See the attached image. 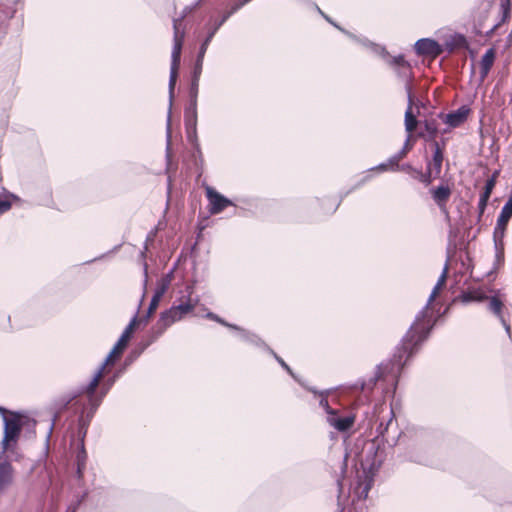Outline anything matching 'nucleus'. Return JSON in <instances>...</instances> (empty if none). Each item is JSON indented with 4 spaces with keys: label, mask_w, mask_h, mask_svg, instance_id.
I'll list each match as a JSON object with an SVG mask.
<instances>
[{
    "label": "nucleus",
    "mask_w": 512,
    "mask_h": 512,
    "mask_svg": "<svg viewBox=\"0 0 512 512\" xmlns=\"http://www.w3.org/2000/svg\"><path fill=\"white\" fill-rule=\"evenodd\" d=\"M447 274L448 264L446 263L436 285L434 286L429 296L426 306L417 315L415 322L407 332L406 336L403 338L401 349L399 350L398 354L394 356V364L398 366V369L403 365V355L407 354L406 359H408L414 353L417 345L427 338L432 328L430 318H427V310L430 303L436 298L439 291L445 285Z\"/></svg>",
    "instance_id": "1"
},
{
    "label": "nucleus",
    "mask_w": 512,
    "mask_h": 512,
    "mask_svg": "<svg viewBox=\"0 0 512 512\" xmlns=\"http://www.w3.org/2000/svg\"><path fill=\"white\" fill-rule=\"evenodd\" d=\"M181 19L173 20V29H174V45L172 49L171 55V69H170V78H169V113L167 119V130L168 136L170 135V114H171V106L173 101V93L176 85V80L178 76V69L180 65V56L182 50V44L184 39V31L180 29Z\"/></svg>",
    "instance_id": "2"
},
{
    "label": "nucleus",
    "mask_w": 512,
    "mask_h": 512,
    "mask_svg": "<svg viewBox=\"0 0 512 512\" xmlns=\"http://www.w3.org/2000/svg\"><path fill=\"white\" fill-rule=\"evenodd\" d=\"M118 356L119 355H117V352H114V348H113L111 350V352L108 354V356L106 357L103 364L100 366V368L97 370V372L93 376L90 383L86 386V388L84 390V392L88 395L89 401L91 402V404L93 406V410L91 411L90 414H88V417H91L93 415L95 409L99 405V402L95 401V399H94V392H95L97 386L99 385L100 380L102 379V377L104 375L105 368L107 365L112 364L114 362L115 358Z\"/></svg>",
    "instance_id": "3"
},
{
    "label": "nucleus",
    "mask_w": 512,
    "mask_h": 512,
    "mask_svg": "<svg viewBox=\"0 0 512 512\" xmlns=\"http://www.w3.org/2000/svg\"><path fill=\"white\" fill-rule=\"evenodd\" d=\"M118 356L119 355H117V352H114V348H113L111 350V352L108 354V356L106 357L103 364L100 366V368L97 370V372L93 376L90 383L86 386V388L84 390V392L88 395L89 401L91 402V404L93 406V410L91 411L90 414H88V417H91L93 415L95 409L99 405V402L95 401V399H94V392H95L97 386L99 385L100 380L102 379V377L104 375L105 368L107 365L112 364L114 362L115 358Z\"/></svg>",
    "instance_id": "4"
},
{
    "label": "nucleus",
    "mask_w": 512,
    "mask_h": 512,
    "mask_svg": "<svg viewBox=\"0 0 512 512\" xmlns=\"http://www.w3.org/2000/svg\"><path fill=\"white\" fill-rule=\"evenodd\" d=\"M21 431L20 417L12 413L11 417H4V436L2 439L3 452L9 450L11 443H16Z\"/></svg>",
    "instance_id": "5"
},
{
    "label": "nucleus",
    "mask_w": 512,
    "mask_h": 512,
    "mask_svg": "<svg viewBox=\"0 0 512 512\" xmlns=\"http://www.w3.org/2000/svg\"><path fill=\"white\" fill-rule=\"evenodd\" d=\"M206 196L209 201V211L211 214H219L226 207L232 205V202L228 198L218 193L212 187H206Z\"/></svg>",
    "instance_id": "6"
},
{
    "label": "nucleus",
    "mask_w": 512,
    "mask_h": 512,
    "mask_svg": "<svg viewBox=\"0 0 512 512\" xmlns=\"http://www.w3.org/2000/svg\"><path fill=\"white\" fill-rule=\"evenodd\" d=\"M469 111L470 110L468 107L461 106L460 108L451 113H440L438 117L441 118L443 122L448 125L449 129L457 128L467 120Z\"/></svg>",
    "instance_id": "7"
},
{
    "label": "nucleus",
    "mask_w": 512,
    "mask_h": 512,
    "mask_svg": "<svg viewBox=\"0 0 512 512\" xmlns=\"http://www.w3.org/2000/svg\"><path fill=\"white\" fill-rule=\"evenodd\" d=\"M415 50L419 55L437 57L442 53V47L435 40L429 38L419 39L415 43Z\"/></svg>",
    "instance_id": "8"
},
{
    "label": "nucleus",
    "mask_w": 512,
    "mask_h": 512,
    "mask_svg": "<svg viewBox=\"0 0 512 512\" xmlns=\"http://www.w3.org/2000/svg\"><path fill=\"white\" fill-rule=\"evenodd\" d=\"M512 217V193L507 202L502 207L500 215L497 219V224L494 230V236H502L504 234L505 228Z\"/></svg>",
    "instance_id": "9"
},
{
    "label": "nucleus",
    "mask_w": 512,
    "mask_h": 512,
    "mask_svg": "<svg viewBox=\"0 0 512 512\" xmlns=\"http://www.w3.org/2000/svg\"><path fill=\"white\" fill-rule=\"evenodd\" d=\"M327 422L336 430L340 432H345L353 426L355 422V417L351 415L339 417L337 415V411H334L332 414L327 416Z\"/></svg>",
    "instance_id": "10"
},
{
    "label": "nucleus",
    "mask_w": 512,
    "mask_h": 512,
    "mask_svg": "<svg viewBox=\"0 0 512 512\" xmlns=\"http://www.w3.org/2000/svg\"><path fill=\"white\" fill-rule=\"evenodd\" d=\"M496 59V50L489 48L479 62L480 79L483 81L489 74Z\"/></svg>",
    "instance_id": "11"
},
{
    "label": "nucleus",
    "mask_w": 512,
    "mask_h": 512,
    "mask_svg": "<svg viewBox=\"0 0 512 512\" xmlns=\"http://www.w3.org/2000/svg\"><path fill=\"white\" fill-rule=\"evenodd\" d=\"M499 172L495 171L492 176L486 181L484 191L480 195V199L478 202V208L480 211V214H482L487 206L488 200L491 196V193L496 185V180L498 177Z\"/></svg>",
    "instance_id": "12"
},
{
    "label": "nucleus",
    "mask_w": 512,
    "mask_h": 512,
    "mask_svg": "<svg viewBox=\"0 0 512 512\" xmlns=\"http://www.w3.org/2000/svg\"><path fill=\"white\" fill-rule=\"evenodd\" d=\"M137 322H138L137 316H134L132 318V320L130 321V323L128 324V326L123 331V333L120 336V338L118 339L117 343L114 345V347H113L114 352H117V355H121L123 350L126 348Z\"/></svg>",
    "instance_id": "13"
},
{
    "label": "nucleus",
    "mask_w": 512,
    "mask_h": 512,
    "mask_svg": "<svg viewBox=\"0 0 512 512\" xmlns=\"http://www.w3.org/2000/svg\"><path fill=\"white\" fill-rule=\"evenodd\" d=\"M410 139H411V135H408L407 136V139L405 141V144H404V147L402 148L401 151H399L396 155H394L393 157H391L388 161V163H382L380 164L379 166H377L375 169H378V170H381V171H385L387 170L389 167L391 169H394V167L398 168L399 165H398V162L406 155V153L411 149V145H410Z\"/></svg>",
    "instance_id": "14"
},
{
    "label": "nucleus",
    "mask_w": 512,
    "mask_h": 512,
    "mask_svg": "<svg viewBox=\"0 0 512 512\" xmlns=\"http://www.w3.org/2000/svg\"><path fill=\"white\" fill-rule=\"evenodd\" d=\"M14 470L10 463H0V494L3 493L13 482Z\"/></svg>",
    "instance_id": "15"
},
{
    "label": "nucleus",
    "mask_w": 512,
    "mask_h": 512,
    "mask_svg": "<svg viewBox=\"0 0 512 512\" xmlns=\"http://www.w3.org/2000/svg\"><path fill=\"white\" fill-rule=\"evenodd\" d=\"M192 289L188 287V295L185 299H182L178 305H174L175 309L181 314L182 318H184L187 314L192 312L195 306L198 303V299H193L191 297Z\"/></svg>",
    "instance_id": "16"
},
{
    "label": "nucleus",
    "mask_w": 512,
    "mask_h": 512,
    "mask_svg": "<svg viewBox=\"0 0 512 512\" xmlns=\"http://www.w3.org/2000/svg\"><path fill=\"white\" fill-rule=\"evenodd\" d=\"M181 319H182L181 314L175 309L174 306H172L168 310L161 313L158 324L164 330L167 327H169L170 325H172L173 323H175Z\"/></svg>",
    "instance_id": "17"
},
{
    "label": "nucleus",
    "mask_w": 512,
    "mask_h": 512,
    "mask_svg": "<svg viewBox=\"0 0 512 512\" xmlns=\"http://www.w3.org/2000/svg\"><path fill=\"white\" fill-rule=\"evenodd\" d=\"M417 123L418 121L416 116L412 112V97L410 89L408 88V107L405 112V129L408 135H411L412 132L416 129Z\"/></svg>",
    "instance_id": "18"
},
{
    "label": "nucleus",
    "mask_w": 512,
    "mask_h": 512,
    "mask_svg": "<svg viewBox=\"0 0 512 512\" xmlns=\"http://www.w3.org/2000/svg\"><path fill=\"white\" fill-rule=\"evenodd\" d=\"M487 299H488V309L500 319L505 330L509 333L510 326H509V324H507V322L505 321L503 314H502L503 303L497 297H490Z\"/></svg>",
    "instance_id": "19"
},
{
    "label": "nucleus",
    "mask_w": 512,
    "mask_h": 512,
    "mask_svg": "<svg viewBox=\"0 0 512 512\" xmlns=\"http://www.w3.org/2000/svg\"><path fill=\"white\" fill-rule=\"evenodd\" d=\"M431 192L434 201L440 208L445 206L451 195V190L448 186H439L435 189H432Z\"/></svg>",
    "instance_id": "20"
},
{
    "label": "nucleus",
    "mask_w": 512,
    "mask_h": 512,
    "mask_svg": "<svg viewBox=\"0 0 512 512\" xmlns=\"http://www.w3.org/2000/svg\"><path fill=\"white\" fill-rule=\"evenodd\" d=\"M170 283H171V276L170 275H166V276L162 277L158 281L157 287H156L155 292H154L153 295L154 296H158V298L162 299L163 295L168 290V288L170 286Z\"/></svg>",
    "instance_id": "21"
},
{
    "label": "nucleus",
    "mask_w": 512,
    "mask_h": 512,
    "mask_svg": "<svg viewBox=\"0 0 512 512\" xmlns=\"http://www.w3.org/2000/svg\"><path fill=\"white\" fill-rule=\"evenodd\" d=\"M435 150L433 154L432 164L436 174H439L442 168L443 152L437 142L434 144Z\"/></svg>",
    "instance_id": "22"
},
{
    "label": "nucleus",
    "mask_w": 512,
    "mask_h": 512,
    "mask_svg": "<svg viewBox=\"0 0 512 512\" xmlns=\"http://www.w3.org/2000/svg\"><path fill=\"white\" fill-rule=\"evenodd\" d=\"M500 14H501L500 22L497 23L494 28H497L501 23L506 22L510 18V14H511V0H501V2H500Z\"/></svg>",
    "instance_id": "23"
},
{
    "label": "nucleus",
    "mask_w": 512,
    "mask_h": 512,
    "mask_svg": "<svg viewBox=\"0 0 512 512\" xmlns=\"http://www.w3.org/2000/svg\"><path fill=\"white\" fill-rule=\"evenodd\" d=\"M215 33H216V29H212L200 47V51H199L198 59H197V65L199 66V69H201V63H202L203 57H204L207 47H208L209 43L211 42Z\"/></svg>",
    "instance_id": "24"
},
{
    "label": "nucleus",
    "mask_w": 512,
    "mask_h": 512,
    "mask_svg": "<svg viewBox=\"0 0 512 512\" xmlns=\"http://www.w3.org/2000/svg\"><path fill=\"white\" fill-rule=\"evenodd\" d=\"M86 452L84 450V445H81V451L77 454V475L78 477H82L83 470L85 468L86 463Z\"/></svg>",
    "instance_id": "25"
},
{
    "label": "nucleus",
    "mask_w": 512,
    "mask_h": 512,
    "mask_svg": "<svg viewBox=\"0 0 512 512\" xmlns=\"http://www.w3.org/2000/svg\"><path fill=\"white\" fill-rule=\"evenodd\" d=\"M425 131L429 139H434L438 133V126L435 120H426L424 123Z\"/></svg>",
    "instance_id": "26"
},
{
    "label": "nucleus",
    "mask_w": 512,
    "mask_h": 512,
    "mask_svg": "<svg viewBox=\"0 0 512 512\" xmlns=\"http://www.w3.org/2000/svg\"><path fill=\"white\" fill-rule=\"evenodd\" d=\"M369 489L370 485L368 483H359L357 487L354 488V494L357 496L358 499H366L368 496Z\"/></svg>",
    "instance_id": "27"
},
{
    "label": "nucleus",
    "mask_w": 512,
    "mask_h": 512,
    "mask_svg": "<svg viewBox=\"0 0 512 512\" xmlns=\"http://www.w3.org/2000/svg\"><path fill=\"white\" fill-rule=\"evenodd\" d=\"M451 49L454 47H465L467 45L466 38L463 35L456 34L451 38Z\"/></svg>",
    "instance_id": "28"
},
{
    "label": "nucleus",
    "mask_w": 512,
    "mask_h": 512,
    "mask_svg": "<svg viewBox=\"0 0 512 512\" xmlns=\"http://www.w3.org/2000/svg\"><path fill=\"white\" fill-rule=\"evenodd\" d=\"M161 299L158 298V296H154L152 297L151 301H150V304H149V307H148V311H147V315L145 317V321H147L149 319V317L155 312V310L157 309L159 303H160Z\"/></svg>",
    "instance_id": "29"
},
{
    "label": "nucleus",
    "mask_w": 512,
    "mask_h": 512,
    "mask_svg": "<svg viewBox=\"0 0 512 512\" xmlns=\"http://www.w3.org/2000/svg\"><path fill=\"white\" fill-rule=\"evenodd\" d=\"M392 64L398 66L400 69L404 70V74L409 71V64L405 61L402 55L394 57L392 59Z\"/></svg>",
    "instance_id": "30"
},
{
    "label": "nucleus",
    "mask_w": 512,
    "mask_h": 512,
    "mask_svg": "<svg viewBox=\"0 0 512 512\" xmlns=\"http://www.w3.org/2000/svg\"><path fill=\"white\" fill-rule=\"evenodd\" d=\"M319 405L325 410V412L327 413V416L332 414L335 410H333L330 406H329V403H328V400L327 398L325 397H321L320 401H319Z\"/></svg>",
    "instance_id": "31"
},
{
    "label": "nucleus",
    "mask_w": 512,
    "mask_h": 512,
    "mask_svg": "<svg viewBox=\"0 0 512 512\" xmlns=\"http://www.w3.org/2000/svg\"><path fill=\"white\" fill-rule=\"evenodd\" d=\"M234 12H232V10L230 9L228 12H226L223 17L221 18V20L213 27V29H216V31L227 21V19L233 15Z\"/></svg>",
    "instance_id": "32"
},
{
    "label": "nucleus",
    "mask_w": 512,
    "mask_h": 512,
    "mask_svg": "<svg viewBox=\"0 0 512 512\" xmlns=\"http://www.w3.org/2000/svg\"><path fill=\"white\" fill-rule=\"evenodd\" d=\"M234 12H232V10L230 9L228 12H226L223 17L221 18V20L213 27V29H216V31L227 21V19L233 15Z\"/></svg>",
    "instance_id": "33"
},
{
    "label": "nucleus",
    "mask_w": 512,
    "mask_h": 512,
    "mask_svg": "<svg viewBox=\"0 0 512 512\" xmlns=\"http://www.w3.org/2000/svg\"><path fill=\"white\" fill-rule=\"evenodd\" d=\"M244 5H246V3L243 1V0H237L233 3V5L231 6V10L232 12H236L238 11L239 9H241Z\"/></svg>",
    "instance_id": "34"
},
{
    "label": "nucleus",
    "mask_w": 512,
    "mask_h": 512,
    "mask_svg": "<svg viewBox=\"0 0 512 512\" xmlns=\"http://www.w3.org/2000/svg\"><path fill=\"white\" fill-rule=\"evenodd\" d=\"M11 207V204L9 201L6 200H0V214L8 211Z\"/></svg>",
    "instance_id": "35"
},
{
    "label": "nucleus",
    "mask_w": 512,
    "mask_h": 512,
    "mask_svg": "<svg viewBox=\"0 0 512 512\" xmlns=\"http://www.w3.org/2000/svg\"><path fill=\"white\" fill-rule=\"evenodd\" d=\"M481 298H477L475 297L474 294L472 293H469V294H465L463 296V302H470V301H473V300H480Z\"/></svg>",
    "instance_id": "36"
},
{
    "label": "nucleus",
    "mask_w": 512,
    "mask_h": 512,
    "mask_svg": "<svg viewBox=\"0 0 512 512\" xmlns=\"http://www.w3.org/2000/svg\"><path fill=\"white\" fill-rule=\"evenodd\" d=\"M214 321L221 323L222 325H225L230 328L238 329L236 326L226 323L224 320H222L220 317H218L215 314V317L213 318Z\"/></svg>",
    "instance_id": "37"
},
{
    "label": "nucleus",
    "mask_w": 512,
    "mask_h": 512,
    "mask_svg": "<svg viewBox=\"0 0 512 512\" xmlns=\"http://www.w3.org/2000/svg\"><path fill=\"white\" fill-rule=\"evenodd\" d=\"M277 361L281 364L282 367H284L290 374H292L291 372V369L289 368V366L281 359L279 358L278 356H275Z\"/></svg>",
    "instance_id": "38"
},
{
    "label": "nucleus",
    "mask_w": 512,
    "mask_h": 512,
    "mask_svg": "<svg viewBox=\"0 0 512 512\" xmlns=\"http://www.w3.org/2000/svg\"><path fill=\"white\" fill-rule=\"evenodd\" d=\"M421 180L424 181V182H429V176L421 174Z\"/></svg>",
    "instance_id": "39"
},
{
    "label": "nucleus",
    "mask_w": 512,
    "mask_h": 512,
    "mask_svg": "<svg viewBox=\"0 0 512 512\" xmlns=\"http://www.w3.org/2000/svg\"><path fill=\"white\" fill-rule=\"evenodd\" d=\"M206 317H207V318H209V319H211V320H213V318L215 317V314H214V313H212V312H208V313L206 314Z\"/></svg>",
    "instance_id": "40"
},
{
    "label": "nucleus",
    "mask_w": 512,
    "mask_h": 512,
    "mask_svg": "<svg viewBox=\"0 0 512 512\" xmlns=\"http://www.w3.org/2000/svg\"><path fill=\"white\" fill-rule=\"evenodd\" d=\"M0 412H1L2 414H5L6 410H5L4 408L0 407Z\"/></svg>",
    "instance_id": "41"
},
{
    "label": "nucleus",
    "mask_w": 512,
    "mask_h": 512,
    "mask_svg": "<svg viewBox=\"0 0 512 512\" xmlns=\"http://www.w3.org/2000/svg\"><path fill=\"white\" fill-rule=\"evenodd\" d=\"M193 117H194V122H195L196 121V112L195 111H194Z\"/></svg>",
    "instance_id": "42"
},
{
    "label": "nucleus",
    "mask_w": 512,
    "mask_h": 512,
    "mask_svg": "<svg viewBox=\"0 0 512 512\" xmlns=\"http://www.w3.org/2000/svg\"><path fill=\"white\" fill-rule=\"evenodd\" d=\"M326 20H328L330 23H332V21L329 19V17L325 16Z\"/></svg>",
    "instance_id": "43"
}]
</instances>
